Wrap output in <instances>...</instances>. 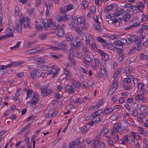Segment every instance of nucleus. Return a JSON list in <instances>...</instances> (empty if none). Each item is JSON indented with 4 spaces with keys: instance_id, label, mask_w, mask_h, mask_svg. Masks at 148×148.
Masks as SVG:
<instances>
[{
    "instance_id": "obj_45",
    "label": "nucleus",
    "mask_w": 148,
    "mask_h": 148,
    "mask_svg": "<svg viewBox=\"0 0 148 148\" xmlns=\"http://www.w3.org/2000/svg\"><path fill=\"white\" fill-rule=\"evenodd\" d=\"M88 1L87 0H84L83 1L82 4L84 8H86L88 5Z\"/></svg>"
},
{
    "instance_id": "obj_51",
    "label": "nucleus",
    "mask_w": 148,
    "mask_h": 148,
    "mask_svg": "<svg viewBox=\"0 0 148 148\" xmlns=\"http://www.w3.org/2000/svg\"><path fill=\"white\" fill-rule=\"evenodd\" d=\"M82 51L86 54H88L89 53L88 49L86 48L85 46H84V48L82 49Z\"/></svg>"
},
{
    "instance_id": "obj_5",
    "label": "nucleus",
    "mask_w": 148,
    "mask_h": 148,
    "mask_svg": "<svg viewBox=\"0 0 148 148\" xmlns=\"http://www.w3.org/2000/svg\"><path fill=\"white\" fill-rule=\"evenodd\" d=\"M59 27L58 26L55 25V23H53V22L51 20L50 22L48 23V24L47 25L46 27H45L44 29L45 30H49L50 29L53 30H56Z\"/></svg>"
},
{
    "instance_id": "obj_27",
    "label": "nucleus",
    "mask_w": 148,
    "mask_h": 148,
    "mask_svg": "<svg viewBox=\"0 0 148 148\" xmlns=\"http://www.w3.org/2000/svg\"><path fill=\"white\" fill-rule=\"evenodd\" d=\"M65 8L64 6H61L60 8V12L61 14V13H63L64 14H65L66 12V10L65 9Z\"/></svg>"
},
{
    "instance_id": "obj_8",
    "label": "nucleus",
    "mask_w": 148,
    "mask_h": 148,
    "mask_svg": "<svg viewBox=\"0 0 148 148\" xmlns=\"http://www.w3.org/2000/svg\"><path fill=\"white\" fill-rule=\"evenodd\" d=\"M98 51L102 56L103 59L104 61H107L108 60L109 58L108 56L102 50L99 49L98 50Z\"/></svg>"
},
{
    "instance_id": "obj_24",
    "label": "nucleus",
    "mask_w": 148,
    "mask_h": 148,
    "mask_svg": "<svg viewBox=\"0 0 148 148\" xmlns=\"http://www.w3.org/2000/svg\"><path fill=\"white\" fill-rule=\"evenodd\" d=\"M100 23H95V25L94 26V27L99 32L101 31V27L99 25Z\"/></svg>"
},
{
    "instance_id": "obj_48",
    "label": "nucleus",
    "mask_w": 148,
    "mask_h": 148,
    "mask_svg": "<svg viewBox=\"0 0 148 148\" xmlns=\"http://www.w3.org/2000/svg\"><path fill=\"white\" fill-rule=\"evenodd\" d=\"M140 56L142 60L145 59L147 60V55H144L143 53H141L140 54Z\"/></svg>"
},
{
    "instance_id": "obj_41",
    "label": "nucleus",
    "mask_w": 148,
    "mask_h": 148,
    "mask_svg": "<svg viewBox=\"0 0 148 148\" xmlns=\"http://www.w3.org/2000/svg\"><path fill=\"white\" fill-rule=\"evenodd\" d=\"M147 92L145 89H143L140 91L139 93L141 95H144Z\"/></svg>"
},
{
    "instance_id": "obj_15",
    "label": "nucleus",
    "mask_w": 148,
    "mask_h": 148,
    "mask_svg": "<svg viewBox=\"0 0 148 148\" xmlns=\"http://www.w3.org/2000/svg\"><path fill=\"white\" fill-rule=\"evenodd\" d=\"M35 62L37 63H41L46 62V60L42 57L36 58H35Z\"/></svg>"
},
{
    "instance_id": "obj_39",
    "label": "nucleus",
    "mask_w": 148,
    "mask_h": 148,
    "mask_svg": "<svg viewBox=\"0 0 148 148\" xmlns=\"http://www.w3.org/2000/svg\"><path fill=\"white\" fill-rule=\"evenodd\" d=\"M108 129L106 127H104L103 128V130L102 131L101 133H100V135L103 134V135H105V134H106V133L108 132Z\"/></svg>"
},
{
    "instance_id": "obj_12",
    "label": "nucleus",
    "mask_w": 148,
    "mask_h": 148,
    "mask_svg": "<svg viewBox=\"0 0 148 148\" xmlns=\"http://www.w3.org/2000/svg\"><path fill=\"white\" fill-rule=\"evenodd\" d=\"M79 139H77V141H72L71 143H69V148H73L75 146L77 147L80 144Z\"/></svg>"
},
{
    "instance_id": "obj_23",
    "label": "nucleus",
    "mask_w": 148,
    "mask_h": 148,
    "mask_svg": "<svg viewBox=\"0 0 148 148\" xmlns=\"http://www.w3.org/2000/svg\"><path fill=\"white\" fill-rule=\"evenodd\" d=\"M85 60L83 62L84 63L87 64V63L89 62L91 60V58L89 56L86 55L84 56Z\"/></svg>"
},
{
    "instance_id": "obj_62",
    "label": "nucleus",
    "mask_w": 148,
    "mask_h": 148,
    "mask_svg": "<svg viewBox=\"0 0 148 148\" xmlns=\"http://www.w3.org/2000/svg\"><path fill=\"white\" fill-rule=\"evenodd\" d=\"M124 97H121L119 100V102L121 103H123L124 102Z\"/></svg>"
},
{
    "instance_id": "obj_55",
    "label": "nucleus",
    "mask_w": 148,
    "mask_h": 148,
    "mask_svg": "<svg viewBox=\"0 0 148 148\" xmlns=\"http://www.w3.org/2000/svg\"><path fill=\"white\" fill-rule=\"evenodd\" d=\"M147 115V113L146 112L144 113H141L140 115V117L141 118H145V117Z\"/></svg>"
},
{
    "instance_id": "obj_54",
    "label": "nucleus",
    "mask_w": 148,
    "mask_h": 148,
    "mask_svg": "<svg viewBox=\"0 0 148 148\" xmlns=\"http://www.w3.org/2000/svg\"><path fill=\"white\" fill-rule=\"evenodd\" d=\"M116 10L117 12H119V13L120 14H123V13L124 10L123 9H121L119 8H118L116 9Z\"/></svg>"
},
{
    "instance_id": "obj_4",
    "label": "nucleus",
    "mask_w": 148,
    "mask_h": 148,
    "mask_svg": "<svg viewBox=\"0 0 148 148\" xmlns=\"http://www.w3.org/2000/svg\"><path fill=\"white\" fill-rule=\"evenodd\" d=\"M14 27L12 25H10L7 29L5 36L7 37H11L14 36L13 32L15 30Z\"/></svg>"
},
{
    "instance_id": "obj_30",
    "label": "nucleus",
    "mask_w": 148,
    "mask_h": 148,
    "mask_svg": "<svg viewBox=\"0 0 148 148\" xmlns=\"http://www.w3.org/2000/svg\"><path fill=\"white\" fill-rule=\"evenodd\" d=\"M103 99H100L98 102L96 104L95 107H97V108H99L100 106H101L103 104Z\"/></svg>"
},
{
    "instance_id": "obj_42",
    "label": "nucleus",
    "mask_w": 148,
    "mask_h": 148,
    "mask_svg": "<svg viewBox=\"0 0 148 148\" xmlns=\"http://www.w3.org/2000/svg\"><path fill=\"white\" fill-rule=\"evenodd\" d=\"M75 29L76 30L77 32L79 34H81L83 33V29H80L78 27H77Z\"/></svg>"
},
{
    "instance_id": "obj_58",
    "label": "nucleus",
    "mask_w": 148,
    "mask_h": 148,
    "mask_svg": "<svg viewBox=\"0 0 148 148\" xmlns=\"http://www.w3.org/2000/svg\"><path fill=\"white\" fill-rule=\"evenodd\" d=\"M125 107L129 112H130V109L129 104L128 103H126L124 105Z\"/></svg>"
},
{
    "instance_id": "obj_49",
    "label": "nucleus",
    "mask_w": 148,
    "mask_h": 148,
    "mask_svg": "<svg viewBox=\"0 0 148 148\" xmlns=\"http://www.w3.org/2000/svg\"><path fill=\"white\" fill-rule=\"evenodd\" d=\"M110 19L112 21L113 23H115L117 22V18H115L114 16H111Z\"/></svg>"
},
{
    "instance_id": "obj_34",
    "label": "nucleus",
    "mask_w": 148,
    "mask_h": 148,
    "mask_svg": "<svg viewBox=\"0 0 148 148\" xmlns=\"http://www.w3.org/2000/svg\"><path fill=\"white\" fill-rule=\"evenodd\" d=\"M98 136H97L96 138L95 139V141L93 144L94 146H95L97 145H100V143L101 142L99 141V140H97Z\"/></svg>"
},
{
    "instance_id": "obj_60",
    "label": "nucleus",
    "mask_w": 148,
    "mask_h": 148,
    "mask_svg": "<svg viewBox=\"0 0 148 148\" xmlns=\"http://www.w3.org/2000/svg\"><path fill=\"white\" fill-rule=\"evenodd\" d=\"M96 39L98 42H102V41H104L103 40H104L100 37H97L96 38Z\"/></svg>"
},
{
    "instance_id": "obj_18",
    "label": "nucleus",
    "mask_w": 148,
    "mask_h": 148,
    "mask_svg": "<svg viewBox=\"0 0 148 148\" xmlns=\"http://www.w3.org/2000/svg\"><path fill=\"white\" fill-rule=\"evenodd\" d=\"M64 32L62 28L60 27L58 30L57 36L59 37H62L64 34Z\"/></svg>"
},
{
    "instance_id": "obj_20",
    "label": "nucleus",
    "mask_w": 148,
    "mask_h": 148,
    "mask_svg": "<svg viewBox=\"0 0 148 148\" xmlns=\"http://www.w3.org/2000/svg\"><path fill=\"white\" fill-rule=\"evenodd\" d=\"M98 120H96L95 119V120H93L92 121H91L90 122L87 123V125H90L91 126H92L95 123H97L99 121H101L102 120V118H98Z\"/></svg>"
},
{
    "instance_id": "obj_61",
    "label": "nucleus",
    "mask_w": 148,
    "mask_h": 148,
    "mask_svg": "<svg viewBox=\"0 0 148 148\" xmlns=\"http://www.w3.org/2000/svg\"><path fill=\"white\" fill-rule=\"evenodd\" d=\"M142 29L143 30H146L148 29V25H143L142 26Z\"/></svg>"
},
{
    "instance_id": "obj_63",
    "label": "nucleus",
    "mask_w": 148,
    "mask_h": 148,
    "mask_svg": "<svg viewBox=\"0 0 148 148\" xmlns=\"http://www.w3.org/2000/svg\"><path fill=\"white\" fill-rule=\"evenodd\" d=\"M23 75V72H20L17 74L16 77L18 78L21 77Z\"/></svg>"
},
{
    "instance_id": "obj_9",
    "label": "nucleus",
    "mask_w": 148,
    "mask_h": 148,
    "mask_svg": "<svg viewBox=\"0 0 148 148\" xmlns=\"http://www.w3.org/2000/svg\"><path fill=\"white\" fill-rule=\"evenodd\" d=\"M114 43L116 45L115 46V48L117 49H122L123 46L124 45V43L120 41H115L114 42Z\"/></svg>"
},
{
    "instance_id": "obj_50",
    "label": "nucleus",
    "mask_w": 148,
    "mask_h": 148,
    "mask_svg": "<svg viewBox=\"0 0 148 148\" xmlns=\"http://www.w3.org/2000/svg\"><path fill=\"white\" fill-rule=\"evenodd\" d=\"M54 97L57 99H59L62 98L61 95L58 92H56L54 94Z\"/></svg>"
},
{
    "instance_id": "obj_40",
    "label": "nucleus",
    "mask_w": 148,
    "mask_h": 148,
    "mask_svg": "<svg viewBox=\"0 0 148 148\" xmlns=\"http://www.w3.org/2000/svg\"><path fill=\"white\" fill-rule=\"evenodd\" d=\"M66 38L68 41H71L73 40V37L71 34L67 36Z\"/></svg>"
},
{
    "instance_id": "obj_25",
    "label": "nucleus",
    "mask_w": 148,
    "mask_h": 148,
    "mask_svg": "<svg viewBox=\"0 0 148 148\" xmlns=\"http://www.w3.org/2000/svg\"><path fill=\"white\" fill-rule=\"evenodd\" d=\"M131 134L132 136L134 139H139V135L138 134H136L135 132L133 131L131 132Z\"/></svg>"
},
{
    "instance_id": "obj_47",
    "label": "nucleus",
    "mask_w": 148,
    "mask_h": 148,
    "mask_svg": "<svg viewBox=\"0 0 148 148\" xmlns=\"http://www.w3.org/2000/svg\"><path fill=\"white\" fill-rule=\"evenodd\" d=\"M21 43V42H18L14 46L10 47V49L11 50H12L13 48H18L19 47V45Z\"/></svg>"
},
{
    "instance_id": "obj_52",
    "label": "nucleus",
    "mask_w": 148,
    "mask_h": 148,
    "mask_svg": "<svg viewBox=\"0 0 148 148\" xmlns=\"http://www.w3.org/2000/svg\"><path fill=\"white\" fill-rule=\"evenodd\" d=\"M3 14L0 12V27L3 26L2 22L3 19Z\"/></svg>"
},
{
    "instance_id": "obj_44",
    "label": "nucleus",
    "mask_w": 148,
    "mask_h": 148,
    "mask_svg": "<svg viewBox=\"0 0 148 148\" xmlns=\"http://www.w3.org/2000/svg\"><path fill=\"white\" fill-rule=\"evenodd\" d=\"M107 47H108V49L111 50H113L114 49V46L110 43H108Z\"/></svg>"
},
{
    "instance_id": "obj_22",
    "label": "nucleus",
    "mask_w": 148,
    "mask_h": 148,
    "mask_svg": "<svg viewBox=\"0 0 148 148\" xmlns=\"http://www.w3.org/2000/svg\"><path fill=\"white\" fill-rule=\"evenodd\" d=\"M42 24L44 29L45 27H46L47 24H48V23H49V21H48L46 18H42Z\"/></svg>"
},
{
    "instance_id": "obj_64",
    "label": "nucleus",
    "mask_w": 148,
    "mask_h": 148,
    "mask_svg": "<svg viewBox=\"0 0 148 148\" xmlns=\"http://www.w3.org/2000/svg\"><path fill=\"white\" fill-rule=\"evenodd\" d=\"M132 114L135 116L138 115V113L137 112V110L136 109H135L132 112Z\"/></svg>"
},
{
    "instance_id": "obj_3",
    "label": "nucleus",
    "mask_w": 148,
    "mask_h": 148,
    "mask_svg": "<svg viewBox=\"0 0 148 148\" xmlns=\"http://www.w3.org/2000/svg\"><path fill=\"white\" fill-rule=\"evenodd\" d=\"M56 18L57 21L59 22H65L68 20L69 19V17L66 14H64L62 16L60 13H58Z\"/></svg>"
},
{
    "instance_id": "obj_19",
    "label": "nucleus",
    "mask_w": 148,
    "mask_h": 148,
    "mask_svg": "<svg viewBox=\"0 0 148 148\" xmlns=\"http://www.w3.org/2000/svg\"><path fill=\"white\" fill-rule=\"evenodd\" d=\"M135 99L137 101H142L143 102L145 100V97L142 95H137L136 96Z\"/></svg>"
},
{
    "instance_id": "obj_59",
    "label": "nucleus",
    "mask_w": 148,
    "mask_h": 148,
    "mask_svg": "<svg viewBox=\"0 0 148 148\" xmlns=\"http://www.w3.org/2000/svg\"><path fill=\"white\" fill-rule=\"evenodd\" d=\"M52 4L51 2L48 3L47 4H46V5L47 7V9H50L52 5Z\"/></svg>"
},
{
    "instance_id": "obj_14",
    "label": "nucleus",
    "mask_w": 148,
    "mask_h": 148,
    "mask_svg": "<svg viewBox=\"0 0 148 148\" xmlns=\"http://www.w3.org/2000/svg\"><path fill=\"white\" fill-rule=\"evenodd\" d=\"M103 112L101 110H99L96 112H93L92 114V118H96V116H100L99 115L102 113H103Z\"/></svg>"
},
{
    "instance_id": "obj_17",
    "label": "nucleus",
    "mask_w": 148,
    "mask_h": 148,
    "mask_svg": "<svg viewBox=\"0 0 148 148\" xmlns=\"http://www.w3.org/2000/svg\"><path fill=\"white\" fill-rule=\"evenodd\" d=\"M114 110V109L112 108H108L106 109L104 112L103 114L104 115H106L107 114L112 112Z\"/></svg>"
},
{
    "instance_id": "obj_35",
    "label": "nucleus",
    "mask_w": 148,
    "mask_h": 148,
    "mask_svg": "<svg viewBox=\"0 0 148 148\" xmlns=\"http://www.w3.org/2000/svg\"><path fill=\"white\" fill-rule=\"evenodd\" d=\"M88 130V128L87 125H85L84 126H83L82 128V129L81 130V133H85Z\"/></svg>"
},
{
    "instance_id": "obj_46",
    "label": "nucleus",
    "mask_w": 148,
    "mask_h": 148,
    "mask_svg": "<svg viewBox=\"0 0 148 148\" xmlns=\"http://www.w3.org/2000/svg\"><path fill=\"white\" fill-rule=\"evenodd\" d=\"M130 77H131V76H127V78H125V79L124 80V82L125 83H130L131 82V80L130 79Z\"/></svg>"
},
{
    "instance_id": "obj_11",
    "label": "nucleus",
    "mask_w": 148,
    "mask_h": 148,
    "mask_svg": "<svg viewBox=\"0 0 148 148\" xmlns=\"http://www.w3.org/2000/svg\"><path fill=\"white\" fill-rule=\"evenodd\" d=\"M116 6L117 5L115 4L108 5L105 8L104 12H108L112 10L113 8L116 7Z\"/></svg>"
},
{
    "instance_id": "obj_16",
    "label": "nucleus",
    "mask_w": 148,
    "mask_h": 148,
    "mask_svg": "<svg viewBox=\"0 0 148 148\" xmlns=\"http://www.w3.org/2000/svg\"><path fill=\"white\" fill-rule=\"evenodd\" d=\"M21 90V89L20 88L17 89V92L15 93V95L13 97V100L15 99L16 100L18 98V96L22 93Z\"/></svg>"
},
{
    "instance_id": "obj_2",
    "label": "nucleus",
    "mask_w": 148,
    "mask_h": 148,
    "mask_svg": "<svg viewBox=\"0 0 148 148\" xmlns=\"http://www.w3.org/2000/svg\"><path fill=\"white\" fill-rule=\"evenodd\" d=\"M39 101L38 95H37L35 92H34L33 98L28 103L30 106L33 107L38 103Z\"/></svg>"
},
{
    "instance_id": "obj_31",
    "label": "nucleus",
    "mask_w": 148,
    "mask_h": 148,
    "mask_svg": "<svg viewBox=\"0 0 148 148\" xmlns=\"http://www.w3.org/2000/svg\"><path fill=\"white\" fill-rule=\"evenodd\" d=\"M50 55L51 57L56 59L58 58L60 56V55H58L57 53H51Z\"/></svg>"
},
{
    "instance_id": "obj_53",
    "label": "nucleus",
    "mask_w": 148,
    "mask_h": 148,
    "mask_svg": "<svg viewBox=\"0 0 148 148\" xmlns=\"http://www.w3.org/2000/svg\"><path fill=\"white\" fill-rule=\"evenodd\" d=\"M125 55L124 54H122L121 56L118 59V61L119 62H121L123 60L124 58Z\"/></svg>"
},
{
    "instance_id": "obj_21",
    "label": "nucleus",
    "mask_w": 148,
    "mask_h": 148,
    "mask_svg": "<svg viewBox=\"0 0 148 148\" xmlns=\"http://www.w3.org/2000/svg\"><path fill=\"white\" fill-rule=\"evenodd\" d=\"M77 21L78 23H80V24L85 25L86 20L84 17H80L77 19Z\"/></svg>"
},
{
    "instance_id": "obj_37",
    "label": "nucleus",
    "mask_w": 148,
    "mask_h": 148,
    "mask_svg": "<svg viewBox=\"0 0 148 148\" xmlns=\"http://www.w3.org/2000/svg\"><path fill=\"white\" fill-rule=\"evenodd\" d=\"M35 27L36 29H40L41 30L42 29H44L43 27L42 26V24H41L40 25L38 23H37L35 25Z\"/></svg>"
},
{
    "instance_id": "obj_32",
    "label": "nucleus",
    "mask_w": 148,
    "mask_h": 148,
    "mask_svg": "<svg viewBox=\"0 0 148 148\" xmlns=\"http://www.w3.org/2000/svg\"><path fill=\"white\" fill-rule=\"evenodd\" d=\"M101 74L103 75L106 73V70L103 65H101Z\"/></svg>"
},
{
    "instance_id": "obj_36",
    "label": "nucleus",
    "mask_w": 148,
    "mask_h": 148,
    "mask_svg": "<svg viewBox=\"0 0 148 148\" xmlns=\"http://www.w3.org/2000/svg\"><path fill=\"white\" fill-rule=\"evenodd\" d=\"M40 50H37L36 51V50L34 49L32 50H28V51L29 52L28 53L29 54H35L37 52H38L39 51V50H40Z\"/></svg>"
},
{
    "instance_id": "obj_57",
    "label": "nucleus",
    "mask_w": 148,
    "mask_h": 148,
    "mask_svg": "<svg viewBox=\"0 0 148 148\" xmlns=\"http://www.w3.org/2000/svg\"><path fill=\"white\" fill-rule=\"evenodd\" d=\"M30 77L34 80H35L36 77H37L36 76L34 75L31 72L30 73Z\"/></svg>"
},
{
    "instance_id": "obj_43",
    "label": "nucleus",
    "mask_w": 148,
    "mask_h": 148,
    "mask_svg": "<svg viewBox=\"0 0 148 148\" xmlns=\"http://www.w3.org/2000/svg\"><path fill=\"white\" fill-rule=\"evenodd\" d=\"M15 13L16 15L18 16L19 15V9L18 6H16L14 8Z\"/></svg>"
},
{
    "instance_id": "obj_10",
    "label": "nucleus",
    "mask_w": 148,
    "mask_h": 148,
    "mask_svg": "<svg viewBox=\"0 0 148 148\" xmlns=\"http://www.w3.org/2000/svg\"><path fill=\"white\" fill-rule=\"evenodd\" d=\"M69 23L70 28L72 30L75 29L77 27H79L78 24L72 20L69 21Z\"/></svg>"
},
{
    "instance_id": "obj_1",
    "label": "nucleus",
    "mask_w": 148,
    "mask_h": 148,
    "mask_svg": "<svg viewBox=\"0 0 148 148\" xmlns=\"http://www.w3.org/2000/svg\"><path fill=\"white\" fill-rule=\"evenodd\" d=\"M28 18L21 15L20 19L17 20L16 21L15 29L18 32H20L22 31V24H24V27L27 28L28 27Z\"/></svg>"
},
{
    "instance_id": "obj_33",
    "label": "nucleus",
    "mask_w": 148,
    "mask_h": 148,
    "mask_svg": "<svg viewBox=\"0 0 148 148\" xmlns=\"http://www.w3.org/2000/svg\"><path fill=\"white\" fill-rule=\"evenodd\" d=\"M21 64V62H14L10 64L11 66H17Z\"/></svg>"
},
{
    "instance_id": "obj_29",
    "label": "nucleus",
    "mask_w": 148,
    "mask_h": 148,
    "mask_svg": "<svg viewBox=\"0 0 148 148\" xmlns=\"http://www.w3.org/2000/svg\"><path fill=\"white\" fill-rule=\"evenodd\" d=\"M34 75L36 76V77L37 76H38L39 74L40 73V72L38 69H35L32 70V72H31Z\"/></svg>"
},
{
    "instance_id": "obj_28",
    "label": "nucleus",
    "mask_w": 148,
    "mask_h": 148,
    "mask_svg": "<svg viewBox=\"0 0 148 148\" xmlns=\"http://www.w3.org/2000/svg\"><path fill=\"white\" fill-rule=\"evenodd\" d=\"M47 36V34L44 33L40 34L39 35V37L42 40H45Z\"/></svg>"
},
{
    "instance_id": "obj_13",
    "label": "nucleus",
    "mask_w": 148,
    "mask_h": 148,
    "mask_svg": "<svg viewBox=\"0 0 148 148\" xmlns=\"http://www.w3.org/2000/svg\"><path fill=\"white\" fill-rule=\"evenodd\" d=\"M118 85V81H115L114 82L112 83L109 89L111 90H114V91L117 88Z\"/></svg>"
},
{
    "instance_id": "obj_7",
    "label": "nucleus",
    "mask_w": 148,
    "mask_h": 148,
    "mask_svg": "<svg viewBox=\"0 0 148 148\" xmlns=\"http://www.w3.org/2000/svg\"><path fill=\"white\" fill-rule=\"evenodd\" d=\"M82 45V43L80 41L77 42L75 45H74L73 43L72 44L71 42V46L72 48L73 49H75L76 50H78L79 49V47Z\"/></svg>"
},
{
    "instance_id": "obj_26",
    "label": "nucleus",
    "mask_w": 148,
    "mask_h": 148,
    "mask_svg": "<svg viewBox=\"0 0 148 148\" xmlns=\"http://www.w3.org/2000/svg\"><path fill=\"white\" fill-rule=\"evenodd\" d=\"M58 45L59 47H61V48H62L64 50H67L68 49V47L66 45L62 43H60L58 44Z\"/></svg>"
},
{
    "instance_id": "obj_6",
    "label": "nucleus",
    "mask_w": 148,
    "mask_h": 148,
    "mask_svg": "<svg viewBox=\"0 0 148 148\" xmlns=\"http://www.w3.org/2000/svg\"><path fill=\"white\" fill-rule=\"evenodd\" d=\"M48 87L47 86H45L43 88H40L42 96L43 97L47 96L52 92V90L51 88L47 90Z\"/></svg>"
},
{
    "instance_id": "obj_38",
    "label": "nucleus",
    "mask_w": 148,
    "mask_h": 148,
    "mask_svg": "<svg viewBox=\"0 0 148 148\" xmlns=\"http://www.w3.org/2000/svg\"><path fill=\"white\" fill-rule=\"evenodd\" d=\"M74 8L73 5L72 4H69L66 6V9L67 12L71 9H73Z\"/></svg>"
},
{
    "instance_id": "obj_56",
    "label": "nucleus",
    "mask_w": 148,
    "mask_h": 148,
    "mask_svg": "<svg viewBox=\"0 0 148 148\" xmlns=\"http://www.w3.org/2000/svg\"><path fill=\"white\" fill-rule=\"evenodd\" d=\"M33 92L32 89H28V98L32 97V95Z\"/></svg>"
}]
</instances>
